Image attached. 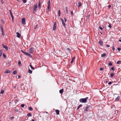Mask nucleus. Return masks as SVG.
<instances>
[{
	"instance_id": "nucleus-1",
	"label": "nucleus",
	"mask_w": 121,
	"mask_h": 121,
	"mask_svg": "<svg viewBox=\"0 0 121 121\" xmlns=\"http://www.w3.org/2000/svg\"><path fill=\"white\" fill-rule=\"evenodd\" d=\"M88 97H86L84 98H81L80 99L79 101L81 103H86L87 101V100L88 99Z\"/></svg>"
},
{
	"instance_id": "nucleus-2",
	"label": "nucleus",
	"mask_w": 121,
	"mask_h": 121,
	"mask_svg": "<svg viewBox=\"0 0 121 121\" xmlns=\"http://www.w3.org/2000/svg\"><path fill=\"white\" fill-rule=\"evenodd\" d=\"M90 105H87L86 107L84 109V111L85 113H86V112H88L89 111V109L90 108V107H91Z\"/></svg>"
},
{
	"instance_id": "nucleus-3",
	"label": "nucleus",
	"mask_w": 121,
	"mask_h": 121,
	"mask_svg": "<svg viewBox=\"0 0 121 121\" xmlns=\"http://www.w3.org/2000/svg\"><path fill=\"white\" fill-rule=\"evenodd\" d=\"M56 22H54V24L53 27V30H55L56 29Z\"/></svg>"
},
{
	"instance_id": "nucleus-4",
	"label": "nucleus",
	"mask_w": 121,
	"mask_h": 121,
	"mask_svg": "<svg viewBox=\"0 0 121 121\" xmlns=\"http://www.w3.org/2000/svg\"><path fill=\"white\" fill-rule=\"evenodd\" d=\"M60 19L61 20V22L62 24L63 25V26L65 27V24L64 22V21L61 18H60Z\"/></svg>"
},
{
	"instance_id": "nucleus-5",
	"label": "nucleus",
	"mask_w": 121,
	"mask_h": 121,
	"mask_svg": "<svg viewBox=\"0 0 121 121\" xmlns=\"http://www.w3.org/2000/svg\"><path fill=\"white\" fill-rule=\"evenodd\" d=\"M34 48L33 47L31 48L30 49L29 52L30 53H32L34 52Z\"/></svg>"
},
{
	"instance_id": "nucleus-6",
	"label": "nucleus",
	"mask_w": 121,
	"mask_h": 121,
	"mask_svg": "<svg viewBox=\"0 0 121 121\" xmlns=\"http://www.w3.org/2000/svg\"><path fill=\"white\" fill-rule=\"evenodd\" d=\"M9 13H10V14L12 17V20L13 21L14 19V17H13V15L11 11V10H9Z\"/></svg>"
},
{
	"instance_id": "nucleus-7",
	"label": "nucleus",
	"mask_w": 121,
	"mask_h": 121,
	"mask_svg": "<svg viewBox=\"0 0 121 121\" xmlns=\"http://www.w3.org/2000/svg\"><path fill=\"white\" fill-rule=\"evenodd\" d=\"M22 24L24 25H25L26 24L25 19V18H23L22 19Z\"/></svg>"
},
{
	"instance_id": "nucleus-8",
	"label": "nucleus",
	"mask_w": 121,
	"mask_h": 121,
	"mask_svg": "<svg viewBox=\"0 0 121 121\" xmlns=\"http://www.w3.org/2000/svg\"><path fill=\"white\" fill-rule=\"evenodd\" d=\"M2 45L4 48L7 50H8V47L4 45V44H2Z\"/></svg>"
},
{
	"instance_id": "nucleus-9",
	"label": "nucleus",
	"mask_w": 121,
	"mask_h": 121,
	"mask_svg": "<svg viewBox=\"0 0 121 121\" xmlns=\"http://www.w3.org/2000/svg\"><path fill=\"white\" fill-rule=\"evenodd\" d=\"M17 37L19 38H20L21 35V34L18 32H17Z\"/></svg>"
},
{
	"instance_id": "nucleus-10",
	"label": "nucleus",
	"mask_w": 121,
	"mask_h": 121,
	"mask_svg": "<svg viewBox=\"0 0 121 121\" xmlns=\"http://www.w3.org/2000/svg\"><path fill=\"white\" fill-rule=\"evenodd\" d=\"M37 7V5H35L33 8V10L34 11H36V9Z\"/></svg>"
},
{
	"instance_id": "nucleus-11",
	"label": "nucleus",
	"mask_w": 121,
	"mask_h": 121,
	"mask_svg": "<svg viewBox=\"0 0 121 121\" xmlns=\"http://www.w3.org/2000/svg\"><path fill=\"white\" fill-rule=\"evenodd\" d=\"M99 43L100 45L101 46H102L103 44V42L100 40L99 41Z\"/></svg>"
},
{
	"instance_id": "nucleus-12",
	"label": "nucleus",
	"mask_w": 121,
	"mask_h": 121,
	"mask_svg": "<svg viewBox=\"0 0 121 121\" xmlns=\"http://www.w3.org/2000/svg\"><path fill=\"white\" fill-rule=\"evenodd\" d=\"M11 71L10 70H7L5 71L4 72L5 73H10Z\"/></svg>"
},
{
	"instance_id": "nucleus-13",
	"label": "nucleus",
	"mask_w": 121,
	"mask_h": 121,
	"mask_svg": "<svg viewBox=\"0 0 121 121\" xmlns=\"http://www.w3.org/2000/svg\"><path fill=\"white\" fill-rule=\"evenodd\" d=\"M4 92V88H3L1 90L0 93L1 94H3Z\"/></svg>"
},
{
	"instance_id": "nucleus-14",
	"label": "nucleus",
	"mask_w": 121,
	"mask_h": 121,
	"mask_svg": "<svg viewBox=\"0 0 121 121\" xmlns=\"http://www.w3.org/2000/svg\"><path fill=\"white\" fill-rule=\"evenodd\" d=\"M55 111L57 115H58L59 114L60 111L56 109V110Z\"/></svg>"
},
{
	"instance_id": "nucleus-15",
	"label": "nucleus",
	"mask_w": 121,
	"mask_h": 121,
	"mask_svg": "<svg viewBox=\"0 0 121 121\" xmlns=\"http://www.w3.org/2000/svg\"><path fill=\"white\" fill-rule=\"evenodd\" d=\"M21 52H22V53H24L26 55H27L28 53V52H26L22 50H21Z\"/></svg>"
},
{
	"instance_id": "nucleus-16",
	"label": "nucleus",
	"mask_w": 121,
	"mask_h": 121,
	"mask_svg": "<svg viewBox=\"0 0 121 121\" xmlns=\"http://www.w3.org/2000/svg\"><path fill=\"white\" fill-rule=\"evenodd\" d=\"M75 58V57H73L72 58V60L70 62L71 63H72L73 62Z\"/></svg>"
},
{
	"instance_id": "nucleus-17",
	"label": "nucleus",
	"mask_w": 121,
	"mask_h": 121,
	"mask_svg": "<svg viewBox=\"0 0 121 121\" xmlns=\"http://www.w3.org/2000/svg\"><path fill=\"white\" fill-rule=\"evenodd\" d=\"M66 12L67 14H68L69 13V12L68 10V9L67 7H66L65 8Z\"/></svg>"
},
{
	"instance_id": "nucleus-18",
	"label": "nucleus",
	"mask_w": 121,
	"mask_h": 121,
	"mask_svg": "<svg viewBox=\"0 0 121 121\" xmlns=\"http://www.w3.org/2000/svg\"><path fill=\"white\" fill-rule=\"evenodd\" d=\"M63 89H60L59 91V93L60 94H62L63 92Z\"/></svg>"
},
{
	"instance_id": "nucleus-19",
	"label": "nucleus",
	"mask_w": 121,
	"mask_h": 121,
	"mask_svg": "<svg viewBox=\"0 0 121 121\" xmlns=\"http://www.w3.org/2000/svg\"><path fill=\"white\" fill-rule=\"evenodd\" d=\"M106 55V54L105 53H104L101 55V56L102 57H104Z\"/></svg>"
},
{
	"instance_id": "nucleus-20",
	"label": "nucleus",
	"mask_w": 121,
	"mask_h": 121,
	"mask_svg": "<svg viewBox=\"0 0 121 121\" xmlns=\"http://www.w3.org/2000/svg\"><path fill=\"white\" fill-rule=\"evenodd\" d=\"M120 99V97L119 96H118L116 98L115 100H119Z\"/></svg>"
},
{
	"instance_id": "nucleus-21",
	"label": "nucleus",
	"mask_w": 121,
	"mask_h": 121,
	"mask_svg": "<svg viewBox=\"0 0 121 121\" xmlns=\"http://www.w3.org/2000/svg\"><path fill=\"white\" fill-rule=\"evenodd\" d=\"M28 72L29 73L31 74L32 73V71L31 70L29 69L28 70Z\"/></svg>"
},
{
	"instance_id": "nucleus-22",
	"label": "nucleus",
	"mask_w": 121,
	"mask_h": 121,
	"mask_svg": "<svg viewBox=\"0 0 121 121\" xmlns=\"http://www.w3.org/2000/svg\"><path fill=\"white\" fill-rule=\"evenodd\" d=\"M2 50H0V57H1L2 56Z\"/></svg>"
},
{
	"instance_id": "nucleus-23",
	"label": "nucleus",
	"mask_w": 121,
	"mask_h": 121,
	"mask_svg": "<svg viewBox=\"0 0 121 121\" xmlns=\"http://www.w3.org/2000/svg\"><path fill=\"white\" fill-rule=\"evenodd\" d=\"M29 110L30 111H32L33 110V108L31 107H30L29 108Z\"/></svg>"
},
{
	"instance_id": "nucleus-24",
	"label": "nucleus",
	"mask_w": 121,
	"mask_h": 121,
	"mask_svg": "<svg viewBox=\"0 0 121 121\" xmlns=\"http://www.w3.org/2000/svg\"><path fill=\"white\" fill-rule=\"evenodd\" d=\"M82 106V104H80L77 107V109L78 110L79 109V108L81 107Z\"/></svg>"
},
{
	"instance_id": "nucleus-25",
	"label": "nucleus",
	"mask_w": 121,
	"mask_h": 121,
	"mask_svg": "<svg viewBox=\"0 0 121 121\" xmlns=\"http://www.w3.org/2000/svg\"><path fill=\"white\" fill-rule=\"evenodd\" d=\"M27 55H28L30 58H31L32 57V56L29 53H28L27 54Z\"/></svg>"
},
{
	"instance_id": "nucleus-26",
	"label": "nucleus",
	"mask_w": 121,
	"mask_h": 121,
	"mask_svg": "<svg viewBox=\"0 0 121 121\" xmlns=\"http://www.w3.org/2000/svg\"><path fill=\"white\" fill-rule=\"evenodd\" d=\"M18 64L19 66H20L21 65V61L20 60H18Z\"/></svg>"
},
{
	"instance_id": "nucleus-27",
	"label": "nucleus",
	"mask_w": 121,
	"mask_h": 121,
	"mask_svg": "<svg viewBox=\"0 0 121 121\" xmlns=\"http://www.w3.org/2000/svg\"><path fill=\"white\" fill-rule=\"evenodd\" d=\"M121 60H119L117 62V64H121Z\"/></svg>"
},
{
	"instance_id": "nucleus-28",
	"label": "nucleus",
	"mask_w": 121,
	"mask_h": 121,
	"mask_svg": "<svg viewBox=\"0 0 121 121\" xmlns=\"http://www.w3.org/2000/svg\"><path fill=\"white\" fill-rule=\"evenodd\" d=\"M1 32L2 35L4 36V30H1Z\"/></svg>"
},
{
	"instance_id": "nucleus-29",
	"label": "nucleus",
	"mask_w": 121,
	"mask_h": 121,
	"mask_svg": "<svg viewBox=\"0 0 121 121\" xmlns=\"http://www.w3.org/2000/svg\"><path fill=\"white\" fill-rule=\"evenodd\" d=\"M17 73V72L16 70L14 71L13 72V73L14 75L16 74Z\"/></svg>"
},
{
	"instance_id": "nucleus-30",
	"label": "nucleus",
	"mask_w": 121,
	"mask_h": 121,
	"mask_svg": "<svg viewBox=\"0 0 121 121\" xmlns=\"http://www.w3.org/2000/svg\"><path fill=\"white\" fill-rule=\"evenodd\" d=\"M50 0H49L47 3L48 5H50Z\"/></svg>"
},
{
	"instance_id": "nucleus-31",
	"label": "nucleus",
	"mask_w": 121,
	"mask_h": 121,
	"mask_svg": "<svg viewBox=\"0 0 121 121\" xmlns=\"http://www.w3.org/2000/svg\"><path fill=\"white\" fill-rule=\"evenodd\" d=\"M114 74L113 73L110 74V77L111 78H112L113 77Z\"/></svg>"
},
{
	"instance_id": "nucleus-32",
	"label": "nucleus",
	"mask_w": 121,
	"mask_h": 121,
	"mask_svg": "<svg viewBox=\"0 0 121 121\" xmlns=\"http://www.w3.org/2000/svg\"><path fill=\"white\" fill-rule=\"evenodd\" d=\"M0 27L1 30H4L3 27L2 26L0 25Z\"/></svg>"
},
{
	"instance_id": "nucleus-33",
	"label": "nucleus",
	"mask_w": 121,
	"mask_h": 121,
	"mask_svg": "<svg viewBox=\"0 0 121 121\" xmlns=\"http://www.w3.org/2000/svg\"><path fill=\"white\" fill-rule=\"evenodd\" d=\"M27 116H32V114L30 113H28L27 114Z\"/></svg>"
},
{
	"instance_id": "nucleus-34",
	"label": "nucleus",
	"mask_w": 121,
	"mask_h": 121,
	"mask_svg": "<svg viewBox=\"0 0 121 121\" xmlns=\"http://www.w3.org/2000/svg\"><path fill=\"white\" fill-rule=\"evenodd\" d=\"M29 65L32 69H35L34 68L32 65Z\"/></svg>"
},
{
	"instance_id": "nucleus-35",
	"label": "nucleus",
	"mask_w": 121,
	"mask_h": 121,
	"mask_svg": "<svg viewBox=\"0 0 121 121\" xmlns=\"http://www.w3.org/2000/svg\"><path fill=\"white\" fill-rule=\"evenodd\" d=\"M81 3L79 2L78 3V7H80L81 6Z\"/></svg>"
},
{
	"instance_id": "nucleus-36",
	"label": "nucleus",
	"mask_w": 121,
	"mask_h": 121,
	"mask_svg": "<svg viewBox=\"0 0 121 121\" xmlns=\"http://www.w3.org/2000/svg\"><path fill=\"white\" fill-rule=\"evenodd\" d=\"M58 16H60V10H59L58 11Z\"/></svg>"
},
{
	"instance_id": "nucleus-37",
	"label": "nucleus",
	"mask_w": 121,
	"mask_h": 121,
	"mask_svg": "<svg viewBox=\"0 0 121 121\" xmlns=\"http://www.w3.org/2000/svg\"><path fill=\"white\" fill-rule=\"evenodd\" d=\"M38 7L40 9V1H39V4H38Z\"/></svg>"
},
{
	"instance_id": "nucleus-38",
	"label": "nucleus",
	"mask_w": 121,
	"mask_h": 121,
	"mask_svg": "<svg viewBox=\"0 0 121 121\" xmlns=\"http://www.w3.org/2000/svg\"><path fill=\"white\" fill-rule=\"evenodd\" d=\"M25 106V105L24 104H22L21 105V106L22 108H23Z\"/></svg>"
},
{
	"instance_id": "nucleus-39",
	"label": "nucleus",
	"mask_w": 121,
	"mask_h": 121,
	"mask_svg": "<svg viewBox=\"0 0 121 121\" xmlns=\"http://www.w3.org/2000/svg\"><path fill=\"white\" fill-rule=\"evenodd\" d=\"M112 64L111 62H110L109 63V66H111L112 65Z\"/></svg>"
},
{
	"instance_id": "nucleus-40",
	"label": "nucleus",
	"mask_w": 121,
	"mask_h": 121,
	"mask_svg": "<svg viewBox=\"0 0 121 121\" xmlns=\"http://www.w3.org/2000/svg\"><path fill=\"white\" fill-rule=\"evenodd\" d=\"M14 110L16 112H18V111L19 110L18 109L16 108L14 109Z\"/></svg>"
},
{
	"instance_id": "nucleus-41",
	"label": "nucleus",
	"mask_w": 121,
	"mask_h": 121,
	"mask_svg": "<svg viewBox=\"0 0 121 121\" xmlns=\"http://www.w3.org/2000/svg\"><path fill=\"white\" fill-rule=\"evenodd\" d=\"M3 56L4 58H5L6 57V55L4 53H3Z\"/></svg>"
},
{
	"instance_id": "nucleus-42",
	"label": "nucleus",
	"mask_w": 121,
	"mask_h": 121,
	"mask_svg": "<svg viewBox=\"0 0 121 121\" xmlns=\"http://www.w3.org/2000/svg\"><path fill=\"white\" fill-rule=\"evenodd\" d=\"M23 1L24 3H25L26 2V0H23Z\"/></svg>"
},
{
	"instance_id": "nucleus-43",
	"label": "nucleus",
	"mask_w": 121,
	"mask_h": 121,
	"mask_svg": "<svg viewBox=\"0 0 121 121\" xmlns=\"http://www.w3.org/2000/svg\"><path fill=\"white\" fill-rule=\"evenodd\" d=\"M111 69L113 71H114L115 70L114 69L113 67H111Z\"/></svg>"
},
{
	"instance_id": "nucleus-44",
	"label": "nucleus",
	"mask_w": 121,
	"mask_h": 121,
	"mask_svg": "<svg viewBox=\"0 0 121 121\" xmlns=\"http://www.w3.org/2000/svg\"><path fill=\"white\" fill-rule=\"evenodd\" d=\"M37 26H38L37 25H36L34 27V29H35L37 28Z\"/></svg>"
},
{
	"instance_id": "nucleus-45",
	"label": "nucleus",
	"mask_w": 121,
	"mask_h": 121,
	"mask_svg": "<svg viewBox=\"0 0 121 121\" xmlns=\"http://www.w3.org/2000/svg\"><path fill=\"white\" fill-rule=\"evenodd\" d=\"M50 7V5H48V6H47V8H48V10H49V8Z\"/></svg>"
},
{
	"instance_id": "nucleus-46",
	"label": "nucleus",
	"mask_w": 121,
	"mask_h": 121,
	"mask_svg": "<svg viewBox=\"0 0 121 121\" xmlns=\"http://www.w3.org/2000/svg\"><path fill=\"white\" fill-rule=\"evenodd\" d=\"M108 27H109L110 28H111V25L110 24H109V25L108 26Z\"/></svg>"
},
{
	"instance_id": "nucleus-47",
	"label": "nucleus",
	"mask_w": 121,
	"mask_h": 121,
	"mask_svg": "<svg viewBox=\"0 0 121 121\" xmlns=\"http://www.w3.org/2000/svg\"><path fill=\"white\" fill-rule=\"evenodd\" d=\"M99 29L101 30H102L103 29V28L101 26H100L99 27Z\"/></svg>"
},
{
	"instance_id": "nucleus-48",
	"label": "nucleus",
	"mask_w": 121,
	"mask_h": 121,
	"mask_svg": "<svg viewBox=\"0 0 121 121\" xmlns=\"http://www.w3.org/2000/svg\"><path fill=\"white\" fill-rule=\"evenodd\" d=\"M64 19L65 22H66L67 21V19L65 17H64Z\"/></svg>"
},
{
	"instance_id": "nucleus-49",
	"label": "nucleus",
	"mask_w": 121,
	"mask_h": 121,
	"mask_svg": "<svg viewBox=\"0 0 121 121\" xmlns=\"http://www.w3.org/2000/svg\"><path fill=\"white\" fill-rule=\"evenodd\" d=\"M112 83V82H109L108 83V84L109 85H110Z\"/></svg>"
},
{
	"instance_id": "nucleus-50",
	"label": "nucleus",
	"mask_w": 121,
	"mask_h": 121,
	"mask_svg": "<svg viewBox=\"0 0 121 121\" xmlns=\"http://www.w3.org/2000/svg\"><path fill=\"white\" fill-rule=\"evenodd\" d=\"M117 49L118 51H120L121 50V48H118Z\"/></svg>"
},
{
	"instance_id": "nucleus-51",
	"label": "nucleus",
	"mask_w": 121,
	"mask_h": 121,
	"mask_svg": "<svg viewBox=\"0 0 121 121\" xmlns=\"http://www.w3.org/2000/svg\"><path fill=\"white\" fill-rule=\"evenodd\" d=\"M112 49L113 51H114L115 50V48L114 46H113L112 47Z\"/></svg>"
},
{
	"instance_id": "nucleus-52",
	"label": "nucleus",
	"mask_w": 121,
	"mask_h": 121,
	"mask_svg": "<svg viewBox=\"0 0 121 121\" xmlns=\"http://www.w3.org/2000/svg\"><path fill=\"white\" fill-rule=\"evenodd\" d=\"M71 14L73 16V11H71Z\"/></svg>"
},
{
	"instance_id": "nucleus-53",
	"label": "nucleus",
	"mask_w": 121,
	"mask_h": 121,
	"mask_svg": "<svg viewBox=\"0 0 121 121\" xmlns=\"http://www.w3.org/2000/svg\"><path fill=\"white\" fill-rule=\"evenodd\" d=\"M104 69V68H100V70H102Z\"/></svg>"
},
{
	"instance_id": "nucleus-54",
	"label": "nucleus",
	"mask_w": 121,
	"mask_h": 121,
	"mask_svg": "<svg viewBox=\"0 0 121 121\" xmlns=\"http://www.w3.org/2000/svg\"><path fill=\"white\" fill-rule=\"evenodd\" d=\"M67 50H69V52H70V49L69 48H67Z\"/></svg>"
},
{
	"instance_id": "nucleus-55",
	"label": "nucleus",
	"mask_w": 121,
	"mask_h": 121,
	"mask_svg": "<svg viewBox=\"0 0 121 121\" xmlns=\"http://www.w3.org/2000/svg\"><path fill=\"white\" fill-rule=\"evenodd\" d=\"M28 119V118L27 117H25V120H27Z\"/></svg>"
},
{
	"instance_id": "nucleus-56",
	"label": "nucleus",
	"mask_w": 121,
	"mask_h": 121,
	"mask_svg": "<svg viewBox=\"0 0 121 121\" xmlns=\"http://www.w3.org/2000/svg\"><path fill=\"white\" fill-rule=\"evenodd\" d=\"M111 6V5H109L108 6V8L109 9H110Z\"/></svg>"
},
{
	"instance_id": "nucleus-57",
	"label": "nucleus",
	"mask_w": 121,
	"mask_h": 121,
	"mask_svg": "<svg viewBox=\"0 0 121 121\" xmlns=\"http://www.w3.org/2000/svg\"><path fill=\"white\" fill-rule=\"evenodd\" d=\"M90 14H89V15H88L87 16V17L89 18L90 17Z\"/></svg>"
},
{
	"instance_id": "nucleus-58",
	"label": "nucleus",
	"mask_w": 121,
	"mask_h": 121,
	"mask_svg": "<svg viewBox=\"0 0 121 121\" xmlns=\"http://www.w3.org/2000/svg\"><path fill=\"white\" fill-rule=\"evenodd\" d=\"M18 78H21V76L19 75H18Z\"/></svg>"
},
{
	"instance_id": "nucleus-59",
	"label": "nucleus",
	"mask_w": 121,
	"mask_h": 121,
	"mask_svg": "<svg viewBox=\"0 0 121 121\" xmlns=\"http://www.w3.org/2000/svg\"><path fill=\"white\" fill-rule=\"evenodd\" d=\"M1 21L3 23H4V21L3 19H1Z\"/></svg>"
},
{
	"instance_id": "nucleus-60",
	"label": "nucleus",
	"mask_w": 121,
	"mask_h": 121,
	"mask_svg": "<svg viewBox=\"0 0 121 121\" xmlns=\"http://www.w3.org/2000/svg\"><path fill=\"white\" fill-rule=\"evenodd\" d=\"M1 2L2 4H3L4 3V2L3 1V0H1Z\"/></svg>"
},
{
	"instance_id": "nucleus-61",
	"label": "nucleus",
	"mask_w": 121,
	"mask_h": 121,
	"mask_svg": "<svg viewBox=\"0 0 121 121\" xmlns=\"http://www.w3.org/2000/svg\"><path fill=\"white\" fill-rule=\"evenodd\" d=\"M106 46L108 47H110V46L109 45H108V44H106Z\"/></svg>"
},
{
	"instance_id": "nucleus-62",
	"label": "nucleus",
	"mask_w": 121,
	"mask_h": 121,
	"mask_svg": "<svg viewBox=\"0 0 121 121\" xmlns=\"http://www.w3.org/2000/svg\"><path fill=\"white\" fill-rule=\"evenodd\" d=\"M14 118V117L13 116L12 117H11L10 118L11 119H13Z\"/></svg>"
},
{
	"instance_id": "nucleus-63",
	"label": "nucleus",
	"mask_w": 121,
	"mask_h": 121,
	"mask_svg": "<svg viewBox=\"0 0 121 121\" xmlns=\"http://www.w3.org/2000/svg\"><path fill=\"white\" fill-rule=\"evenodd\" d=\"M31 121H35L33 119H32L31 120Z\"/></svg>"
},
{
	"instance_id": "nucleus-64",
	"label": "nucleus",
	"mask_w": 121,
	"mask_h": 121,
	"mask_svg": "<svg viewBox=\"0 0 121 121\" xmlns=\"http://www.w3.org/2000/svg\"><path fill=\"white\" fill-rule=\"evenodd\" d=\"M119 41L120 42H121V39L119 40Z\"/></svg>"
}]
</instances>
